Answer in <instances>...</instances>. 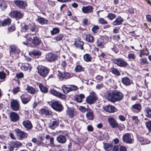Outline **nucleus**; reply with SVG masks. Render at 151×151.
<instances>
[{
    "label": "nucleus",
    "mask_w": 151,
    "mask_h": 151,
    "mask_svg": "<svg viewBox=\"0 0 151 151\" xmlns=\"http://www.w3.org/2000/svg\"><path fill=\"white\" fill-rule=\"evenodd\" d=\"M70 74L68 72H64V74L63 75V79L64 78L68 79L70 77Z\"/></svg>",
    "instance_id": "338daca9"
},
{
    "label": "nucleus",
    "mask_w": 151,
    "mask_h": 151,
    "mask_svg": "<svg viewBox=\"0 0 151 151\" xmlns=\"http://www.w3.org/2000/svg\"><path fill=\"white\" fill-rule=\"evenodd\" d=\"M32 32H37L38 31V29L37 26L33 23L31 22L29 23V29Z\"/></svg>",
    "instance_id": "cd10ccee"
},
{
    "label": "nucleus",
    "mask_w": 151,
    "mask_h": 151,
    "mask_svg": "<svg viewBox=\"0 0 151 151\" xmlns=\"http://www.w3.org/2000/svg\"><path fill=\"white\" fill-rule=\"evenodd\" d=\"M10 144H11L14 147H18L20 146H22V143L17 141H12L10 142Z\"/></svg>",
    "instance_id": "f704fd0d"
},
{
    "label": "nucleus",
    "mask_w": 151,
    "mask_h": 151,
    "mask_svg": "<svg viewBox=\"0 0 151 151\" xmlns=\"http://www.w3.org/2000/svg\"><path fill=\"white\" fill-rule=\"evenodd\" d=\"M104 110L109 113H114L117 111V109L114 106L109 104L103 107Z\"/></svg>",
    "instance_id": "6e6552de"
},
{
    "label": "nucleus",
    "mask_w": 151,
    "mask_h": 151,
    "mask_svg": "<svg viewBox=\"0 0 151 151\" xmlns=\"http://www.w3.org/2000/svg\"><path fill=\"white\" fill-rule=\"evenodd\" d=\"M109 36L104 35H102L100 36V40H97V46L99 47L101 46L103 43L105 42L104 44L108 42L109 40Z\"/></svg>",
    "instance_id": "423d86ee"
},
{
    "label": "nucleus",
    "mask_w": 151,
    "mask_h": 151,
    "mask_svg": "<svg viewBox=\"0 0 151 151\" xmlns=\"http://www.w3.org/2000/svg\"><path fill=\"white\" fill-rule=\"evenodd\" d=\"M56 140L58 143L64 144L66 142L67 139L65 136L60 135L57 137Z\"/></svg>",
    "instance_id": "a878e982"
},
{
    "label": "nucleus",
    "mask_w": 151,
    "mask_h": 151,
    "mask_svg": "<svg viewBox=\"0 0 151 151\" xmlns=\"http://www.w3.org/2000/svg\"><path fill=\"white\" fill-rule=\"evenodd\" d=\"M50 135H48V139H50V143L48 144V146H50L52 147H55V145L54 143V138L52 137H50Z\"/></svg>",
    "instance_id": "a19ab883"
},
{
    "label": "nucleus",
    "mask_w": 151,
    "mask_h": 151,
    "mask_svg": "<svg viewBox=\"0 0 151 151\" xmlns=\"http://www.w3.org/2000/svg\"><path fill=\"white\" fill-rule=\"evenodd\" d=\"M88 111L86 114L87 118L88 120H93L94 117L93 111L89 108Z\"/></svg>",
    "instance_id": "393cba45"
},
{
    "label": "nucleus",
    "mask_w": 151,
    "mask_h": 151,
    "mask_svg": "<svg viewBox=\"0 0 151 151\" xmlns=\"http://www.w3.org/2000/svg\"><path fill=\"white\" fill-rule=\"evenodd\" d=\"M49 104L52 108L55 111L59 112L62 111L64 107L61 102L58 101H53L51 102L48 101Z\"/></svg>",
    "instance_id": "f03ea898"
},
{
    "label": "nucleus",
    "mask_w": 151,
    "mask_h": 151,
    "mask_svg": "<svg viewBox=\"0 0 151 151\" xmlns=\"http://www.w3.org/2000/svg\"><path fill=\"white\" fill-rule=\"evenodd\" d=\"M60 31V30L58 28L54 27L50 31V32L52 35H54L59 33Z\"/></svg>",
    "instance_id": "79ce46f5"
},
{
    "label": "nucleus",
    "mask_w": 151,
    "mask_h": 151,
    "mask_svg": "<svg viewBox=\"0 0 151 151\" xmlns=\"http://www.w3.org/2000/svg\"><path fill=\"white\" fill-rule=\"evenodd\" d=\"M11 19L9 18L4 19L3 20H0V26H6L11 23Z\"/></svg>",
    "instance_id": "b1692460"
},
{
    "label": "nucleus",
    "mask_w": 151,
    "mask_h": 151,
    "mask_svg": "<svg viewBox=\"0 0 151 151\" xmlns=\"http://www.w3.org/2000/svg\"><path fill=\"white\" fill-rule=\"evenodd\" d=\"M102 136L104 139L108 140L109 139V136L108 132H104L102 134Z\"/></svg>",
    "instance_id": "4d7b16f0"
},
{
    "label": "nucleus",
    "mask_w": 151,
    "mask_h": 151,
    "mask_svg": "<svg viewBox=\"0 0 151 151\" xmlns=\"http://www.w3.org/2000/svg\"><path fill=\"white\" fill-rule=\"evenodd\" d=\"M39 113L42 115L45 114L47 115V107L45 106L43 107L39 111Z\"/></svg>",
    "instance_id": "ea45409f"
},
{
    "label": "nucleus",
    "mask_w": 151,
    "mask_h": 151,
    "mask_svg": "<svg viewBox=\"0 0 151 151\" xmlns=\"http://www.w3.org/2000/svg\"><path fill=\"white\" fill-rule=\"evenodd\" d=\"M110 71L114 74L118 76L120 75L121 74L118 69L114 68H112L110 69Z\"/></svg>",
    "instance_id": "e433bc0d"
},
{
    "label": "nucleus",
    "mask_w": 151,
    "mask_h": 151,
    "mask_svg": "<svg viewBox=\"0 0 151 151\" xmlns=\"http://www.w3.org/2000/svg\"><path fill=\"white\" fill-rule=\"evenodd\" d=\"M86 40L88 42L93 43L94 42V37L91 35L89 34L86 35Z\"/></svg>",
    "instance_id": "c756f323"
},
{
    "label": "nucleus",
    "mask_w": 151,
    "mask_h": 151,
    "mask_svg": "<svg viewBox=\"0 0 151 151\" xmlns=\"http://www.w3.org/2000/svg\"><path fill=\"white\" fill-rule=\"evenodd\" d=\"M7 5L5 1H0V7L2 9H4L7 7Z\"/></svg>",
    "instance_id": "8fccbe9b"
},
{
    "label": "nucleus",
    "mask_w": 151,
    "mask_h": 151,
    "mask_svg": "<svg viewBox=\"0 0 151 151\" xmlns=\"http://www.w3.org/2000/svg\"><path fill=\"white\" fill-rule=\"evenodd\" d=\"M146 51H147V52H141L139 54V57H142L143 55L147 56L148 55H149V52L147 48H146Z\"/></svg>",
    "instance_id": "bf43d9fd"
},
{
    "label": "nucleus",
    "mask_w": 151,
    "mask_h": 151,
    "mask_svg": "<svg viewBox=\"0 0 151 151\" xmlns=\"http://www.w3.org/2000/svg\"><path fill=\"white\" fill-rule=\"evenodd\" d=\"M50 92L51 94L58 97L60 92H58L55 89H52L50 90Z\"/></svg>",
    "instance_id": "a18cd8bd"
},
{
    "label": "nucleus",
    "mask_w": 151,
    "mask_h": 151,
    "mask_svg": "<svg viewBox=\"0 0 151 151\" xmlns=\"http://www.w3.org/2000/svg\"><path fill=\"white\" fill-rule=\"evenodd\" d=\"M10 52L13 53H18L19 50L16 49L15 46L14 45H11L10 46Z\"/></svg>",
    "instance_id": "49530a36"
},
{
    "label": "nucleus",
    "mask_w": 151,
    "mask_h": 151,
    "mask_svg": "<svg viewBox=\"0 0 151 151\" xmlns=\"http://www.w3.org/2000/svg\"><path fill=\"white\" fill-rule=\"evenodd\" d=\"M132 107L134 109L137 110V113L140 112L142 109V106L141 104L139 103L135 104L133 105Z\"/></svg>",
    "instance_id": "473e14b6"
},
{
    "label": "nucleus",
    "mask_w": 151,
    "mask_h": 151,
    "mask_svg": "<svg viewBox=\"0 0 151 151\" xmlns=\"http://www.w3.org/2000/svg\"><path fill=\"white\" fill-rule=\"evenodd\" d=\"M58 56L56 54H54L52 52L48 53V62H51L54 61L57 59Z\"/></svg>",
    "instance_id": "dca6fc26"
},
{
    "label": "nucleus",
    "mask_w": 151,
    "mask_h": 151,
    "mask_svg": "<svg viewBox=\"0 0 151 151\" xmlns=\"http://www.w3.org/2000/svg\"><path fill=\"white\" fill-rule=\"evenodd\" d=\"M44 139L45 138L42 136H38L37 138V145H42L44 146V144L45 145L46 142L44 141Z\"/></svg>",
    "instance_id": "bb28decb"
},
{
    "label": "nucleus",
    "mask_w": 151,
    "mask_h": 151,
    "mask_svg": "<svg viewBox=\"0 0 151 151\" xmlns=\"http://www.w3.org/2000/svg\"><path fill=\"white\" fill-rule=\"evenodd\" d=\"M119 146L118 145H115L113 146V147L111 149V151H119Z\"/></svg>",
    "instance_id": "052dcab7"
},
{
    "label": "nucleus",
    "mask_w": 151,
    "mask_h": 151,
    "mask_svg": "<svg viewBox=\"0 0 151 151\" xmlns=\"http://www.w3.org/2000/svg\"><path fill=\"white\" fill-rule=\"evenodd\" d=\"M146 127L148 129L149 132L151 131V120H148L145 122Z\"/></svg>",
    "instance_id": "09e8293b"
},
{
    "label": "nucleus",
    "mask_w": 151,
    "mask_h": 151,
    "mask_svg": "<svg viewBox=\"0 0 151 151\" xmlns=\"http://www.w3.org/2000/svg\"><path fill=\"white\" fill-rule=\"evenodd\" d=\"M54 14L51 13L48 11V15L49 16V20L51 22H53L54 21Z\"/></svg>",
    "instance_id": "864d4df0"
},
{
    "label": "nucleus",
    "mask_w": 151,
    "mask_h": 151,
    "mask_svg": "<svg viewBox=\"0 0 151 151\" xmlns=\"http://www.w3.org/2000/svg\"><path fill=\"white\" fill-rule=\"evenodd\" d=\"M22 124L25 128L27 130H30L33 127L31 122L27 120L23 121Z\"/></svg>",
    "instance_id": "a211bd4d"
},
{
    "label": "nucleus",
    "mask_w": 151,
    "mask_h": 151,
    "mask_svg": "<svg viewBox=\"0 0 151 151\" xmlns=\"http://www.w3.org/2000/svg\"><path fill=\"white\" fill-rule=\"evenodd\" d=\"M140 64L143 65H144L148 64V62L147 61V59L145 58H142L140 59L139 60Z\"/></svg>",
    "instance_id": "37998d69"
},
{
    "label": "nucleus",
    "mask_w": 151,
    "mask_h": 151,
    "mask_svg": "<svg viewBox=\"0 0 151 151\" xmlns=\"http://www.w3.org/2000/svg\"><path fill=\"white\" fill-rule=\"evenodd\" d=\"M79 109L82 112H85L88 111L89 108L86 109L84 106H81L80 107Z\"/></svg>",
    "instance_id": "69168bd1"
},
{
    "label": "nucleus",
    "mask_w": 151,
    "mask_h": 151,
    "mask_svg": "<svg viewBox=\"0 0 151 151\" xmlns=\"http://www.w3.org/2000/svg\"><path fill=\"white\" fill-rule=\"evenodd\" d=\"M107 17L110 20H112L116 17V15L112 13H109L107 16Z\"/></svg>",
    "instance_id": "3c124183"
},
{
    "label": "nucleus",
    "mask_w": 151,
    "mask_h": 151,
    "mask_svg": "<svg viewBox=\"0 0 151 151\" xmlns=\"http://www.w3.org/2000/svg\"><path fill=\"white\" fill-rule=\"evenodd\" d=\"M84 60L86 62L91 61L92 60V57L88 54L86 53L83 56Z\"/></svg>",
    "instance_id": "4c0bfd02"
},
{
    "label": "nucleus",
    "mask_w": 151,
    "mask_h": 151,
    "mask_svg": "<svg viewBox=\"0 0 151 151\" xmlns=\"http://www.w3.org/2000/svg\"><path fill=\"white\" fill-rule=\"evenodd\" d=\"M99 29V27L97 25H95L92 28V32L94 33H97L98 32Z\"/></svg>",
    "instance_id": "603ef678"
},
{
    "label": "nucleus",
    "mask_w": 151,
    "mask_h": 151,
    "mask_svg": "<svg viewBox=\"0 0 151 151\" xmlns=\"http://www.w3.org/2000/svg\"><path fill=\"white\" fill-rule=\"evenodd\" d=\"M30 55H33L34 56H40L41 55V52L39 50H34L29 52Z\"/></svg>",
    "instance_id": "2f4dec72"
},
{
    "label": "nucleus",
    "mask_w": 151,
    "mask_h": 151,
    "mask_svg": "<svg viewBox=\"0 0 151 151\" xmlns=\"http://www.w3.org/2000/svg\"><path fill=\"white\" fill-rule=\"evenodd\" d=\"M38 73L43 77L46 76L47 74V69L46 67L42 66H39L37 67Z\"/></svg>",
    "instance_id": "1a4fd4ad"
},
{
    "label": "nucleus",
    "mask_w": 151,
    "mask_h": 151,
    "mask_svg": "<svg viewBox=\"0 0 151 151\" xmlns=\"http://www.w3.org/2000/svg\"><path fill=\"white\" fill-rule=\"evenodd\" d=\"M17 137L20 140H22L27 137L28 134L24 132L21 131L20 129L17 128L15 129Z\"/></svg>",
    "instance_id": "0eeeda50"
},
{
    "label": "nucleus",
    "mask_w": 151,
    "mask_h": 151,
    "mask_svg": "<svg viewBox=\"0 0 151 151\" xmlns=\"http://www.w3.org/2000/svg\"><path fill=\"white\" fill-rule=\"evenodd\" d=\"M130 135L129 133H126L123 135L122 137L123 141L127 143H132V140L130 138Z\"/></svg>",
    "instance_id": "ddd939ff"
},
{
    "label": "nucleus",
    "mask_w": 151,
    "mask_h": 151,
    "mask_svg": "<svg viewBox=\"0 0 151 151\" xmlns=\"http://www.w3.org/2000/svg\"><path fill=\"white\" fill-rule=\"evenodd\" d=\"M81 42H82V44L78 43V41L76 40L74 42V45L76 48H79L81 47V49L83 50L84 49L83 46L84 42L83 41H81Z\"/></svg>",
    "instance_id": "c9c22d12"
},
{
    "label": "nucleus",
    "mask_w": 151,
    "mask_h": 151,
    "mask_svg": "<svg viewBox=\"0 0 151 151\" xmlns=\"http://www.w3.org/2000/svg\"><path fill=\"white\" fill-rule=\"evenodd\" d=\"M108 121L109 124L112 128H116L118 123L114 118L111 117L109 118L108 119Z\"/></svg>",
    "instance_id": "6ab92c4d"
},
{
    "label": "nucleus",
    "mask_w": 151,
    "mask_h": 151,
    "mask_svg": "<svg viewBox=\"0 0 151 151\" xmlns=\"http://www.w3.org/2000/svg\"><path fill=\"white\" fill-rule=\"evenodd\" d=\"M74 99L78 103H81L82 102V100L80 99L79 96V95H75L74 97Z\"/></svg>",
    "instance_id": "6e6d98bb"
},
{
    "label": "nucleus",
    "mask_w": 151,
    "mask_h": 151,
    "mask_svg": "<svg viewBox=\"0 0 151 151\" xmlns=\"http://www.w3.org/2000/svg\"><path fill=\"white\" fill-rule=\"evenodd\" d=\"M137 140L140 142H142L144 141V137H143L141 135H137Z\"/></svg>",
    "instance_id": "774afa93"
},
{
    "label": "nucleus",
    "mask_w": 151,
    "mask_h": 151,
    "mask_svg": "<svg viewBox=\"0 0 151 151\" xmlns=\"http://www.w3.org/2000/svg\"><path fill=\"white\" fill-rule=\"evenodd\" d=\"M124 19L120 16L118 17L114 21L111 23V24L113 26L120 25L122 24Z\"/></svg>",
    "instance_id": "4468645a"
},
{
    "label": "nucleus",
    "mask_w": 151,
    "mask_h": 151,
    "mask_svg": "<svg viewBox=\"0 0 151 151\" xmlns=\"http://www.w3.org/2000/svg\"><path fill=\"white\" fill-rule=\"evenodd\" d=\"M11 108L15 111H18L19 108V105L18 102L16 100H12L10 104Z\"/></svg>",
    "instance_id": "f8f14e48"
},
{
    "label": "nucleus",
    "mask_w": 151,
    "mask_h": 151,
    "mask_svg": "<svg viewBox=\"0 0 151 151\" xmlns=\"http://www.w3.org/2000/svg\"><path fill=\"white\" fill-rule=\"evenodd\" d=\"M10 118L12 121L16 122L19 120V117L18 114L14 112L10 113Z\"/></svg>",
    "instance_id": "2eb2a0df"
},
{
    "label": "nucleus",
    "mask_w": 151,
    "mask_h": 151,
    "mask_svg": "<svg viewBox=\"0 0 151 151\" xmlns=\"http://www.w3.org/2000/svg\"><path fill=\"white\" fill-rule=\"evenodd\" d=\"M24 15V13L17 10H13L11 12L10 16L12 18L16 19L17 20L22 19Z\"/></svg>",
    "instance_id": "20e7f679"
},
{
    "label": "nucleus",
    "mask_w": 151,
    "mask_h": 151,
    "mask_svg": "<svg viewBox=\"0 0 151 151\" xmlns=\"http://www.w3.org/2000/svg\"><path fill=\"white\" fill-rule=\"evenodd\" d=\"M122 83L126 86H128L132 83V81L127 77H125L122 79Z\"/></svg>",
    "instance_id": "4be33fe9"
},
{
    "label": "nucleus",
    "mask_w": 151,
    "mask_h": 151,
    "mask_svg": "<svg viewBox=\"0 0 151 151\" xmlns=\"http://www.w3.org/2000/svg\"><path fill=\"white\" fill-rule=\"evenodd\" d=\"M20 87L17 86L14 88L12 90V92L14 94H15L17 93L19 91Z\"/></svg>",
    "instance_id": "680f3d73"
},
{
    "label": "nucleus",
    "mask_w": 151,
    "mask_h": 151,
    "mask_svg": "<svg viewBox=\"0 0 151 151\" xmlns=\"http://www.w3.org/2000/svg\"><path fill=\"white\" fill-rule=\"evenodd\" d=\"M67 109L66 110V113L70 118H73L74 116V109L73 108H70L68 106H67Z\"/></svg>",
    "instance_id": "412c9836"
},
{
    "label": "nucleus",
    "mask_w": 151,
    "mask_h": 151,
    "mask_svg": "<svg viewBox=\"0 0 151 151\" xmlns=\"http://www.w3.org/2000/svg\"><path fill=\"white\" fill-rule=\"evenodd\" d=\"M146 113V116L148 118H151V109L149 107H147L145 109Z\"/></svg>",
    "instance_id": "58836bf2"
},
{
    "label": "nucleus",
    "mask_w": 151,
    "mask_h": 151,
    "mask_svg": "<svg viewBox=\"0 0 151 151\" xmlns=\"http://www.w3.org/2000/svg\"><path fill=\"white\" fill-rule=\"evenodd\" d=\"M93 8L91 6L88 5L86 6H83L82 9V12L85 14H88L92 13L93 11Z\"/></svg>",
    "instance_id": "aec40b11"
},
{
    "label": "nucleus",
    "mask_w": 151,
    "mask_h": 151,
    "mask_svg": "<svg viewBox=\"0 0 151 151\" xmlns=\"http://www.w3.org/2000/svg\"><path fill=\"white\" fill-rule=\"evenodd\" d=\"M27 87L26 90L28 93L31 94H34L35 93L36 90L35 88L29 85H27Z\"/></svg>",
    "instance_id": "c85d7f7f"
},
{
    "label": "nucleus",
    "mask_w": 151,
    "mask_h": 151,
    "mask_svg": "<svg viewBox=\"0 0 151 151\" xmlns=\"http://www.w3.org/2000/svg\"><path fill=\"white\" fill-rule=\"evenodd\" d=\"M20 97L22 103L24 104H27L30 100V96L26 93L22 94Z\"/></svg>",
    "instance_id": "f3484780"
},
{
    "label": "nucleus",
    "mask_w": 151,
    "mask_h": 151,
    "mask_svg": "<svg viewBox=\"0 0 151 151\" xmlns=\"http://www.w3.org/2000/svg\"><path fill=\"white\" fill-rule=\"evenodd\" d=\"M97 99V96L89 95L86 97V101L88 104L91 105L95 104Z\"/></svg>",
    "instance_id": "9d476101"
},
{
    "label": "nucleus",
    "mask_w": 151,
    "mask_h": 151,
    "mask_svg": "<svg viewBox=\"0 0 151 151\" xmlns=\"http://www.w3.org/2000/svg\"><path fill=\"white\" fill-rule=\"evenodd\" d=\"M58 76L59 79L60 81L63 80V75L64 74L62 73L60 70H58Z\"/></svg>",
    "instance_id": "13d9d810"
},
{
    "label": "nucleus",
    "mask_w": 151,
    "mask_h": 151,
    "mask_svg": "<svg viewBox=\"0 0 151 151\" xmlns=\"http://www.w3.org/2000/svg\"><path fill=\"white\" fill-rule=\"evenodd\" d=\"M113 62L118 66L125 68L128 65V63L121 58L114 59L113 60Z\"/></svg>",
    "instance_id": "39448f33"
},
{
    "label": "nucleus",
    "mask_w": 151,
    "mask_h": 151,
    "mask_svg": "<svg viewBox=\"0 0 151 151\" xmlns=\"http://www.w3.org/2000/svg\"><path fill=\"white\" fill-rule=\"evenodd\" d=\"M39 86L42 92L44 93H47V88L44 86L41 83H40L39 84Z\"/></svg>",
    "instance_id": "de8ad7c7"
},
{
    "label": "nucleus",
    "mask_w": 151,
    "mask_h": 151,
    "mask_svg": "<svg viewBox=\"0 0 151 151\" xmlns=\"http://www.w3.org/2000/svg\"><path fill=\"white\" fill-rule=\"evenodd\" d=\"M95 78L97 82H99L102 81L103 77L102 76L98 75L96 76Z\"/></svg>",
    "instance_id": "e2e57ef3"
},
{
    "label": "nucleus",
    "mask_w": 151,
    "mask_h": 151,
    "mask_svg": "<svg viewBox=\"0 0 151 151\" xmlns=\"http://www.w3.org/2000/svg\"><path fill=\"white\" fill-rule=\"evenodd\" d=\"M58 97L61 99L63 100L64 99H65L67 97V96L65 94H62L60 92Z\"/></svg>",
    "instance_id": "0e129e2a"
},
{
    "label": "nucleus",
    "mask_w": 151,
    "mask_h": 151,
    "mask_svg": "<svg viewBox=\"0 0 151 151\" xmlns=\"http://www.w3.org/2000/svg\"><path fill=\"white\" fill-rule=\"evenodd\" d=\"M27 40L29 42H32V43L35 46H37L41 43L40 39L35 34H32L30 36L27 38Z\"/></svg>",
    "instance_id": "7ed1b4c3"
},
{
    "label": "nucleus",
    "mask_w": 151,
    "mask_h": 151,
    "mask_svg": "<svg viewBox=\"0 0 151 151\" xmlns=\"http://www.w3.org/2000/svg\"><path fill=\"white\" fill-rule=\"evenodd\" d=\"M37 21L40 24H43L45 23H47V21L45 19L43 18H42L40 17H38Z\"/></svg>",
    "instance_id": "c03bdc74"
},
{
    "label": "nucleus",
    "mask_w": 151,
    "mask_h": 151,
    "mask_svg": "<svg viewBox=\"0 0 151 151\" xmlns=\"http://www.w3.org/2000/svg\"><path fill=\"white\" fill-rule=\"evenodd\" d=\"M64 37V35L61 33L55 36L53 38V39L56 40V41H54V42H56L62 40Z\"/></svg>",
    "instance_id": "7c9ffc66"
},
{
    "label": "nucleus",
    "mask_w": 151,
    "mask_h": 151,
    "mask_svg": "<svg viewBox=\"0 0 151 151\" xmlns=\"http://www.w3.org/2000/svg\"><path fill=\"white\" fill-rule=\"evenodd\" d=\"M75 71L77 73L84 71V68L81 65H77L75 68Z\"/></svg>",
    "instance_id": "72a5a7b5"
},
{
    "label": "nucleus",
    "mask_w": 151,
    "mask_h": 151,
    "mask_svg": "<svg viewBox=\"0 0 151 151\" xmlns=\"http://www.w3.org/2000/svg\"><path fill=\"white\" fill-rule=\"evenodd\" d=\"M103 143L104 145L103 148L106 151H111V149H112L113 145L112 142L110 143L103 142Z\"/></svg>",
    "instance_id": "5701e85b"
},
{
    "label": "nucleus",
    "mask_w": 151,
    "mask_h": 151,
    "mask_svg": "<svg viewBox=\"0 0 151 151\" xmlns=\"http://www.w3.org/2000/svg\"><path fill=\"white\" fill-rule=\"evenodd\" d=\"M106 94V97L110 98V101L112 103L119 101L123 97V93L119 91L114 90L111 92L108 91Z\"/></svg>",
    "instance_id": "f257e3e1"
},
{
    "label": "nucleus",
    "mask_w": 151,
    "mask_h": 151,
    "mask_svg": "<svg viewBox=\"0 0 151 151\" xmlns=\"http://www.w3.org/2000/svg\"><path fill=\"white\" fill-rule=\"evenodd\" d=\"M16 5L20 9H24L27 6V4L24 1L16 0L14 1Z\"/></svg>",
    "instance_id": "9b49d317"
},
{
    "label": "nucleus",
    "mask_w": 151,
    "mask_h": 151,
    "mask_svg": "<svg viewBox=\"0 0 151 151\" xmlns=\"http://www.w3.org/2000/svg\"><path fill=\"white\" fill-rule=\"evenodd\" d=\"M6 76V73L3 71H0V79H4Z\"/></svg>",
    "instance_id": "5fc2aeb1"
}]
</instances>
